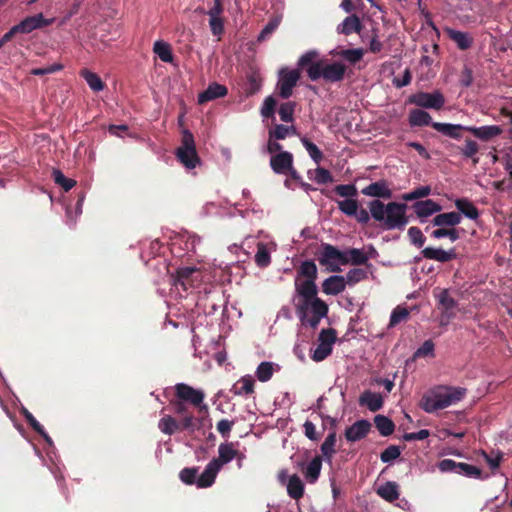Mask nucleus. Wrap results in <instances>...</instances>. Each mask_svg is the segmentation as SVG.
Listing matches in <instances>:
<instances>
[{"mask_svg": "<svg viewBox=\"0 0 512 512\" xmlns=\"http://www.w3.org/2000/svg\"><path fill=\"white\" fill-rule=\"evenodd\" d=\"M236 442H224L218 446V457L213 458L199 474L198 467H187L180 471L179 478L186 485H196L197 488H208L215 482L222 467L237 456Z\"/></svg>", "mask_w": 512, "mask_h": 512, "instance_id": "1", "label": "nucleus"}, {"mask_svg": "<svg viewBox=\"0 0 512 512\" xmlns=\"http://www.w3.org/2000/svg\"><path fill=\"white\" fill-rule=\"evenodd\" d=\"M371 217L386 230L403 229L408 219L406 216L407 205L398 202L384 204L375 199L368 203Z\"/></svg>", "mask_w": 512, "mask_h": 512, "instance_id": "2", "label": "nucleus"}, {"mask_svg": "<svg viewBox=\"0 0 512 512\" xmlns=\"http://www.w3.org/2000/svg\"><path fill=\"white\" fill-rule=\"evenodd\" d=\"M465 394V388L440 385L423 395L420 407L427 413H433L458 403Z\"/></svg>", "mask_w": 512, "mask_h": 512, "instance_id": "3", "label": "nucleus"}, {"mask_svg": "<svg viewBox=\"0 0 512 512\" xmlns=\"http://www.w3.org/2000/svg\"><path fill=\"white\" fill-rule=\"evenodd\" d=\"M204 275L194 266L179 267L175 275L169 277L171 294L176 297H186L191 290H200Z\"/></svg>", "mask_w": 512, "mask_h": 512, "instance_id": "4", "label": "nucleus"}, {"mask_svg": "<svg viewBox=\"0 0 512 512\" xmlns=\"http://www.w3.org/2000/svg\"><path fill=\"white\" fill-rule=\"evenodd\" d=\"M306 73L311 81L323 79L328 83H336L345 78L346 66L339 61L319 59L306 68Z\"/></svg>", "mask_w": 512, "mask_h": 512, "instance_id": "5", "label": "nucleus"}, {"mask_svg": "<svg viewBox=\"0 0 512 512\" xmlns=\"http://www.w3.org/2000/svg\"><path fill=\"white\" fill-rule=\"evenodd\" d=\"M175 155L187 172H191L202 165V161L196 150L194 136L187 129L182 132L181 143L176 149Z\"/></svg>", "mask_w": 512, "mask_h": 512, "instance_id": "6", "label": "nucleus"}, {"mask_svg": "<svg viewBox=\"0 0 512 512\" xmlns=\"http://www.w3.org/2000/svg\"><path fill=\"white\" fill-rule=\"evenodd\" d=\"M297 312L303 325L316 328L321 319L327 316L328 306L324 301L317 298L310 301H302L297 307Z\"/></svg>", "mask_w": 512, "mask_h": 512, "instance_id": "7", "label": "nucleus"}, {"mask_svg": "<svg viewBox=\"0 0 512 512\" xmlns=\"http://www.w3.org/2000/svg\"><path fill=\"white\" fill-rule=\"evenodd\" d=\"M204 293L199 290L196 305L203 310L205 314H214L220 306L225 303L223 293L215 287H204Z\"/></svg>", "mask_w": 512, "mask_h": 512, "instance_id": "8", "label": "nucleus"}, {"mask_svg": "<svg viewBox=\"0 0 512 512\" xmlns=\"http://www.w3.org/2000/svg\"><path fill=\"white\" fill-rule=\"evenodd\" d=\"M200 237L194 233L184 231L178 233L171 242V251L174 255L182 257L196 251Z\"/></svg>", "mask_w": 512, "mask_h": 512, "instance_id": "9", "label": "nucleus"}, {"mask_svg": "<svg viewBox=\"0 0 512 512\" xmlns=\"http://www.w3.org/2000/svg\"><path fill=\"white\" fill-rule=\"evenodd\" d=\"M335 341V330L323 329L318 336L316 347L311 351V358L316 362L326 359L332 353Z\"/></svg>", "mask_w": 512, "mask_h": 512, "instance_id": "10", "label": "nucleus"}, {"mask_svg": "<svg viewBox=\"0 0 512 512\" xmlns=\"http://www.w3.org/2000/svg\"><path fill=\"white\" fill-rule=\"evenodd\" d=\"M318 260L321 265L327 267V270L338 272L340 266L344 265V251H340L331 244H322Z\"/></svg>", "mask_w": 512, "mask_h": 512, "instance_id": "11", "label": "nucleus"}, {"mask_svg": "<svg viewBox=\"0 0 512 512\" xmlns=\"http://www.w3.org/2000/svg\"><path fill=\"white\" fill-rule=\"evenodd\" d=\"M408 103L425 109L440 110L445 104V98L439 90L431 93L420 91L410 95Z\"/></svg>", "mask_w": 512, "mask_h": 512, "instance_id": "12", "label": "nucleus"}, {"mask_svg": "<svg viewBox=\"0 0 512 512\" xmlns=\"http://www.w3.org/2000/svg\"><path fill=\"white\" fill-rule=\"evenodd\" d=\"M299 78L300 73L297 69L281 68L278 73L277 82L279 96L283 99H288L292 95Z\"/></svg>", "mask_w": 512, "mask_h": 512, "instance_id": "13", "label": "nucleus"}, {"mask_svg": "<svg viewBox=\"0 0 512 512\" xmlns=\"http://www.w3.org/2000/svg\"><path fill=\"white\" fill-rule=\"evenodd\" d=\"M436 299L441 310L439 323L441 326H446L456 315L457 302L449 295L448 290H441L436 295Z\"/></svg>", "mask_w": 512, "mask_h": 512, "instance_id": "14", "label": "nucleus"}, {"mask_svg": "<svg viewBox=\"0 0 512 512\" xmlns=\"http://www.w3.org/2000/svg\"><path fill=\"white\" fill-rule=\"evenodd\" d=\"M175 392L178 398L189 401L193 405L200 407V409L207 408V406L203 404L205 395L202 390L194 389L185 383H178L175 385Z\"/></svg>", "mask_w": 512, "mask_h": 512, "instance_id": "15", "label": "nucleus"}, {"mask_svg": "<svg viewBox=\"0 0 512 512\" xmlns=\"http://www.w3.org/2000/svg\"><path fill=\"white\" fill-rule=\"evenodd\" d=\"M54 19H46L42 13L28 16L16 24L19 34H29L34 30L51 25Z\"/></svg>", "mask_w": 512, "mask_h": 512, "instance_id": "16", "label": "nucleus"}, {"mask_svg": "<svg viewBox=\"0 0 512 512\" xmlns=\"http://www.w3.org/2000/svg\"><path fill=\"white\" fill-rule=\"evenodd\" d=\"M278 479L281 484L286 486L287 493L292 499L299 500L303 496L304 484L298 475L289 476L286 471H281Z\"/></svg>", "mask_w": 512, "mask_h": 512, "instance_id": "17", "label": "nucleus"}, {"mask_svg": "<svg viewBox=\"0 0 512 512\" xmlns=\"http://www.w3.org/2000/svg\"><path fill=\"white\" fill-rule=\"evenodd\" d=\"M413 209L421 223H424L428 217L440 212L442 206L432 199H427L414 203Z\"/></svg>", "mask_w": 512, "mask_h": 512, "instance_id": "18", "label": "nucleus"}, {"mask_svg": "<svg viewBox=\"0 0 512 512\" xmlns=\"http://www.w3.org/2000/svg\"><path fill=\"white\" fill-rule=\"evenodd\" d=\"M371 424L368 420L361 419L357 420L350 427L345 430V438L348 442H356L368 434L370 431Z\"/></svg>", "mask_w": 512, "mask_h": 512, "instance_id": "19", "label": "nucleus"}, {"mask_svg": "<svg viewBox=\"0 0 512 512\" xmlns=\"http://www.w3.org/2000/svg\"><path fill=\"white\" fill-rule=\"evenodd\" d=\"M293 165V155L284 151L273 155L270 159V166L276 174H286Z\"/></svg>", "mask_w": 512, "mask_h": 512, "instance_id": "20", "label": "nucleus"}, {"mask_svg": "<svg viewBox=\"0 0 512 512\" xmlns=\"http://www.w3.org/2000/svg\"><path fill=\"white\" fill-rule=\"evenodd\" d=\"M465 130L482 141H489L503 132L502 127L499 125H485L480 127L468 126L465 127Z\"/></svg>", "mask_w": 512, "mask_h": 512, "instance_id": "21", "label": "nucleus"}, {"mask_svg": "<svg viewBox=\"0 0 512 512\" xmlns=\"http://www.w3.org/2000/svg\"><path fill=\"white\" fill-rule=\"evenodd\" d=\"M228 94V89L226 86L219 84L217 82H213L208 85V87L198 95V103L204 104L206 102L223 98Z\"/></svg>", "mask_w": 512, "mask_h": 512, "instance_id": "22", "label": "nucleus"}, {"mask_svg": "<svg viewBox=\"0 0 512 512\" xmlns=\"http://www.w3.org/2000/svg\"><path fill=\"white\" fill-rule=\"evenodd\" d=\"M296 291L303 298V301H310L317 299V286L315 280L301 279L299 277L295 280Z\"/></svg>", "mask_w": 512, "mask_h": 512, "instance_id": "23", "label": "nucleus"}, {"mask_svg": "<svg viewBox=\"0 0 512 512\" xmlns=\"http://www.w3.org/2000/svg\"><path fill=\"white\" fill-rule=\"evenodd\" d=\"M425 259L438 261L441 263L448 262L456 258L455 249L443 250L442 248L426 247L422 250Z\"/></svg>", "mask_w": 512, "mask_h": 512, "instance_id": "24", "label": "nucleus"}, {"mask_svg": "<svg viewBox=\"0 0 512 512\" xmlns=\"http://www.w3.org/2000/svg\"><path fill=\"white\" fill-rule=\"evenodd\" d=\"M362 194L369 197L389 199L392 197V191L386 181L380 180L373 182L362 189Z\"/></svg>", "mask_w": 512, "mask_h": 512, "instance_id": "25", "label": "nucleus"}, {"mask_svg": "<svg viewBox=\"0 0 512 512\" xmlns=\"http://www.w3.org/2000/svg\"><path fill=\"white\" fill-rule=\"evenodd\" d=\"M376 493L383 500L391 503L399 498L400 486L395 481H386L376 488Z\"/></svg>", "mask_w": 512, "mask_h": 512, "instance_id": "26", "label": "nucleus"}, {"mask_svg": "<svg viewBox=\"0 0 512 512\" xmlns=\"http://www.w3.org/2000/svg\"><path fill=\"white\" fill-rule=\"evenodd\" d=\"M346 285L344 276L332 275L324 280L322 290L327 295H338L345 290Z\"/></svg>", "mask_w": 512, "mask_h": 512, "instance_id": "27", "label": "nucleus"}, {"mask_svg": "<svg viewBox=\"0 0 512 512\" xmlns=\"http://www.w3.org/2000/svg\"><path fill=\"white\" fill-rule=\"evenodd\" d=\"M299 466H301L302 473L306 481L308 483H315L320 476L322 460L319 456H316L306 465L299 464Z\"/></svg>", "mask_w": 512, "mask_h": 512, "instance_id": "28", "label": "nucleus"}, {"mask_svg": "<svg viewBox=\"0 0 512 512\" xmlns=\"http://www.w3.org/2000/svg\"><path fill=\"white\" fill-rule=\"evenodd\" d=\"M444 31L447 36L455 42L460 50H467L471 47L473 38L468 32H463L449 27L445 28Z\"/></svg>", "mask_w": 512, "mask_h": 512, "instance_id": "29", "label": "nucleus"}, {"mask_svg": "<svg viewBox=\"0 0 512 512\" xmlns=\"http://www.w3.org/2000/svg\"><path fill=\"white\" fill-rule=\"evenodd\" d=\"M276 249V244L271 242L269 245L259 242L257 244V251L254 256L255 263L260 268L267 267L271 262V251Z\"/></svg>", "mask_w": 512, "mask_h": 512, "instance_id": "30", "label": "nucleus"}, {"mask_svg": "<svg viewBox=\"0 0 512 512\" xmlns=\"http://www.w3.org/2000/svg\"><path fill=\"white\" fill-rule=\"evenodd\" d=\"M359 404L367 407L372 412H376L382 408L383 398L381 394L367 390L359 397Z\"/></svg>", "mask_w": 512, "mask_h": 512, "instance_id": "31", "label": "nucleus"}, {"mask_svg": "<svg viewBox=\"0 0 512 512\" xmlns=\"http://www.w3.org/2000/svg\"><path fill=\"white\" fill-rule=\"evenodd\" d=\"M362 25L358 16L350 15L346 17L336 28L337 33L350 35L352 33H359Z\"/></svg>", "mask_w": 512, "mask_h": 512, "instance_id": "32", "label": "nucleus"}, {"mask_svg": "<svg viewBox=\"0 0 512 512\" xmlns=\"http://www.w3.org/2000/svg\"><path fill=\"white\" fill-rule=\"evenodd\" d=\"M162 244L158 239L145 240L141 242V258L147 263L150 258L155 257L160 253Z\"/></svg>", "mask_w": 512, "mask_h": 512, "instance_id": "33", "label": "nucleus"}, {"mask_svg": "<svg viewBox=\"0 0 512 512\" xmlns=\"http://www.w3.org/2000/svg\"><path fill=\"white\" fill-rule=\"evenodd\" d=\"M368 261L366 251L362 248H349L344 250V265H363Z\"/></svg>", "mask_w": 512, "mask_h": 512, "instance_id": "34", "label": "nucleus"}, {"mask_svg": "<svg viewBox=\"0 0 512 512\" xmlns=\"http://www.w3.org/2000/svg\"><path fill=\"white\" fill-rule=\"evenodd\" d=\"M462 220L461 214L457 212H447V213H441L437 214L433 218V225L438 227H454L458 225Z\"/></svg>", "mask_w": 512, "mask_h": 512, "instance_id": "35", "label": "nucleus"}, {"mask_svg": "<svg viewBox=\"0 0 512 512\" xmlns=\"http://www.w3.org/2000/svg\"><path fill=\"white\" fill-rule=\"evenodd\" d=\"M254 391V379L251 375L241 377L232 387V392L238 396H246Z\"/></svg>", "mask_w": 512, "mask_h": 512, "instance_id": "36", "label": "nucleus"}, {"mask_svg": "<svg viewBox=\"0 0 512 512\" xmlns=\"http://www.w3.org/2000/svg\"><path fill=\"white\" fill-rule=\"evenodd\" d=\"M279 369L280 367L278 364L270 361H263L257 366L255 374L259 381L267 382L272 378L274 372Z\"/></svg>", "mask_w": 512, "mask_h": 512, "instance_id": "37", "label": "nucleus"}, {"mask_svg": "<svg viewBox=\"0 0 512 512\" xmlns=\"http://www.w3.org/2000/svg\"><path fill=\"white\" fill-rule=\"evenodd\" d=\"M409 124L413 127L429 126L434 123L430 114L422 109H415L409 113Z\"/></svg>", "mask_w": 512, "mask_h": 512, "instance_id": "38", "label": "nucleus"}, {"mask_svg": "<svg viewBox=\"0 0 512 512\" xmlns=\"http://www.w3.org/2000/svg\"><path fill=\"white\" fill-rule=\"evenodd\" d=\"M153 52L157 55V57L165 62L171 63L173 61V53L171 45L163 40H157L153 44Z\"/></svg>", "mask_w": 512, "mask_h": 512, "instance_id": "39", "label": "nucleus"}, {"mask_svg": "<svg viewBox=\"0 0 512 512\" xmlns=\"http://www.w3.org/2000/svg\"><path fill=\"white\" fill-rule=\"evenodd\" d=\"M455 206L460 211L459 214H463L468 219L476 220L479 217L478 209L466 198L457 199Z\"/></svg>", "mask_w": 512, "mask_h": 512, "instance_id": "40", "label": "nucleus"}, {"mask_svg": "<svg viewBox=\"0 0 512 512\" xmlns=\"http://www.w3.org/2000/svg\"><path fill=\"white\" fill-rule=\"evenodd\" d=\"M432 127L438 132L449 136L451 138L458 139L460 138V130H465L466 126L461 124H450V123H433Z\"/></svg>", "mask_w": 512, "mask_h": 512, "instance_id": "41", "label": "nucleus"}, {"mask_svg": "<svg viewBox=\"0 0 512 512\" xmlns=\"http://www.w3.org/2000/svg\"><path fill=\"white\" fill-rule=\"evenodd\" d=\"M81 77L86 81L89 88L94 92H100L104 89V83L101 78L94 72L83 69L80 72Z\"/></svg>", "mask_w": 512, "mask_h": 512, "instance_id": "42", "label": "nucleus"}, {"mask_svg": "<svg viewBox=\"0 0 512 512\" xmlns=\"http://www.w3.org/2000/svg\"><path fill=\"white\" fill-rule=\"evenodd\" d=\"M376 428L383 436H389L393 433L395 425L391 419L383 415H377L374 418Z\"/></svg>", "mask_w": 512, "mask_h": 512, "instance_id": "43", "label": "nucleus"}, {"mask_svg": "<svg viewBox=\"0 0 512 512\" xmlns=\"http://www.w3.org/2000/svg\"><path fill=\"white\" fill-rule=\"evenodd\" d=\"M335 444L336 432L331 431L321 445V452L326 459L330 460L333 454L335 453Z\"/></svg>", "mask_w": 512, "mask_h": 512, "instance_id": "44", "label": "nucleus"}, {"mask_svg": "<svg viewBox=\"0 0 512 512\" xmlns=\"http://www.w3.org/2000/svg\"><path fill=\"white\" fill-rule=\"evenodd\" d=\"M457 474L474 479L483 478L482 471L478 467L463 462H459Z\"/></svg>", "mask_w": 512, "mask_h": 512, "instance_id": "45", "label": "nucleus"}, {"mask_svg": "<svg viewBox=\"0 0 512 512\" xmlns=\"http://www.w3.org/2000/svg\"><path fill=\"white\" fill-rule=\"evenodd\" d=\"M282 20L281 15H277L269 20V22L263 27L261 32L258 35V41L266 40L280 25Z\"/></svg>", "mask_w": 512, "mask_h": 512, "instance_id": "46", "label": "nucleus"}, {"mask_svg": "<svg viewBox=\"0 0 512 512\" xmlns=\"http://www.w3.org/2000/svg\"><path fill=\"white\" fill-rule=\"evenodd\" d=\"M296 134V128L291 126H285L283 124H278L275 126L273 131L269 132L270 138H274L276 140H282L285 139L289 135H295Z\"/></svg>", "mask_w": 512, "mask_h": 512, "instance_id": "47", "label": "nucleus"}, {"mask_svg": "<svg viewBox=\"0 0 512 512\" xmlns=\"http://www.w3.org/2000/svg\"><path fill=\"white\" fill-rule=\"evenodd\" d=\"M305 279L315 280L317 277V267L313 261H304L301 263L298 276Z\"/></svg>", "mask_w": 512, "mask_h": 512, "instance_id": "48", "label": "nucleus"}, {"mask_svg": "<svg viewBox=\"0 0 512 512\" xmlns=\"http://www.w3.org/2000/svg\"><path fill=\"white\" fill-rule=\"evenodd\" d=\"M481 456L484 458L491 470H496L503 459V453L500 451H492L487 453L484 450L480 451Z\"/></svg>", "mask_w": 512, "mask_h": 512, "instance_id": "49", "label": "nucleus"}, {"mask_svg": "<svg viewBox=\"0 0 512 512\" xmlns=\"http://www.w3.org/2000/svg\"><path fill=\"white\" fill-rule=\"evenodd\" d=\"M338 55L342 57L344 60L351 64H355L359 62L364 55V51L362 48H352V49H344L341 50Z\"/></svg>", "mask_w": 512, "mask_h": 512, "instance_id": "50", "label": "nucleus"}, {"mask_svg": "<svg viewBox=\"0 0 512 512\" xmlns=\"http://www.w3.org/2000/svg\"><path fill=\"white\" fill-rule=\"evenodd\" d=\"M54 182L61 186L66 192L71 190L75 185L76 181L70 178H67L60 170L54 169L52 172Z\"/></svg>", "mask_w": 512, "mask_h": 512, "instance_id": "51", "label": "nucleus"}, {"mask_svg": "<svg viewBox=\"0 0 512 512\" xmlns=\"http://www.w3.org/2000/svg\"><path fill=\"white\" fill-rule=\"evenodd\" d=\"M158 428L166 435H172L178 428V423L171 416H164L159 420Z\"/></svg>", "mask_w": 512, "mask_h": 512, "instance_id": "52", "label": "nucleus"}, {"mask_svg": "<svg viewBox=\"0 0 512 512\" xmlns=\"http://www.w3.org/2000/svg\"><path fill=\"white\" fill-rule=\"evenodd\" d=\"M346 284L354 285L367 278V271L362 268L350 269L344 276Z\"/></svg>", "mask_w": 512, "mask_h": 512, "instance_id": "53", "label": "nucleus"}, {"mask_svg": "<svg viewBox=\"0 0 512 512\" xmlns=\"http://www.w3.org/2000/svg\"><path fill=\"white\" fill-rule=\"evenodd\" d=\"M337 205L338 209L347 216H353L358 209V202L353 197L338 201Z\"/></svg>", "mask_w": 512, "mask_h": 512, "instance_id": "54", "label": "nucleus"}, {"mask_svg": "<svg viewBox=\"0 0 512 512\" xmlns=\"http://www.w3.org/2000/svg\"><path fill=\"white\" fill-rule=\"evenodd\" d=\"M295 103L288 101L280 105L278 113L280 116L281 121L289 123L293 122V114L295 110Z\"/></svg>", "mask_w": 512, "mask_h": 512, "instance_id": "55", "label": "nucleus"}, {"mask_svg": "<svg viewBox=\"0 0 512 512\" xmlns=\"http://www.w3.org/2000/svg\"><path fill=\"white\" fill-rule=\"evenodd\" d=\"M301 142L308 152L309 156L315 163H320L323 158V154L320 149L311 141H309L306 137L301 138Z\"/></svg>", "mask_w": 512, "mask_h": 512, "instance_id": "56", "label": "nucleus"}, {"mask_svg": "<svg viewBox=\"0 0 512 512\" xmlns=\"http://www.w3.org/2000/svg\"><path fill=\"white\" fill-rule=\"evenodd\" d=\"M409 316V311L406 307L403 306H397L393 309L390 315V322L389 326L394 327L400 322L406 320Z\"/></svg>", "mask_w": 512, "mask_h": 512, "instance_id": "57", "label": "nucleus"}, {"mask_svg": "<svg viewBox=\"0 0 512 512\" xmlns=\"http://www.w3.org/2000/svg\"><path fill=\"white\" fill-rule=\"evenodd\" d=\"M431 237H433L435 239L447 237V238H449V240L451 242H455L460 238V235H459V231L455 228L445 229V228L441 227V228L434 230L431 233Z\"/></svg>", "mask_w": 512, "mask_h": 512, "instance_id": "58", "label": "nucleus"}, {"mask_svg": "<svg viewBox=\"0 0 512 512\" xmlns=\"http://www.w3.org/2000/svg\"><path fill=\"white\" fill-rule=\"evenodd\" d=\"M430 193H431V187L428 185H424V186H420V187L413 189L409 193H405L403 195V199L405 201H412L415 199L427 197L428 195H430Z\"/></svg>", "mask_w": 512, "mask_h": 512, "instance_id": "59", "label": "nucleus"}, {"mask_svg": "<svg viewBox=\"0 0 512 512\" xmlns=\"http://www.w3.org/2000/svg\"><path fill=\"white\" fill-rule=\"evenodd\" d=\"M309 178L318 184H326L332 181L331 173L324 168H317L313 172H309Z\"/></svg>", "mask_w": 512, "mask_h": 512, "instance_id": "60", "label": "nucleus"}, {"mask_svg": "<svg viewBox=\"0 0 512 512\" xmlns=\"http://www.w3.org/2000/svg\"><path fill=\"white\" fill-rule=\"evenodd\" d=\"M401 455V450L396 445L388 446L380 455L383 463L391 464Z\"/></svg>", "mask_w": 512, "mask_h": 512, "instance_id": "61", "label": "nucleus"}, {"mask_svg": "<svg viewBox=\"0 0 512 512\" xmlns=\"http://www.w3.org/2000/svg\"><path fill=\"white\" fill-rule=\"evenodd\" d=\"M276 100L273 96H268L264 99L261 107V115L263 118L272 117L275 113Z\"/></svg>", "mask_w": 512, "mask_h": 512, "instance_id": "62", "label": "nucleus"}, {"mask_svg": "<svg viewBox=\"0 0 512 512\" xmlns=\"http://www.w3.org/2000/svg\"><path fill=\"white\" fill-rule=\"evenodd\" d=\"M335 192L340 197H345L346 199L355 197L357 195V189L353 184H341L335 187Z\"/></svg>", "mask_w": 512, "mask_h": 512, "instance_id": "63", "label": "nucleus"}, {"mask_svg": "<svg viewBox=\"0 0 512 512\" xmlns=\"http://www.w3.org/2000/svg\"><path fill=\"white\" fill-rule=\"evenodd\" d=\"M434 343L432 340H426L414 353L415 358L434 356Z\"/></svg>", "mask_w": 512, "mask_h": 512, "instance_id": "64", "label": "nucleus"}]
</instances>
